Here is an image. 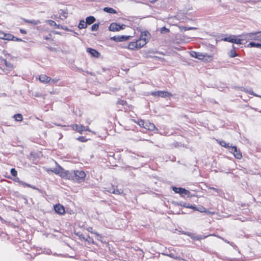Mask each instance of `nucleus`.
Listing matches in <instances>:
<instances>
[{"instance_id": "ddd939ff", "label": "nucleus", "mask_w": 261, "mask_h": 261, "mask_svg": "<svg viewBox=\"0 0 261 261\" xmlns=\"http://www.w3.org/2000/svg\"><path fill=\"white\" fill-rule=\"evenodd\" d=\"M73 129L76 130L80 133L82 134L83 131H84L85 126L83 125H79V124H73L71 125Z\"/></svg>"}, {"instance_id": "bf43d9fd", "label": "nucleus", "mask_w": 261, "mask_h": 261, "mask_svg": "<svg viewBox=\"0 0 261 261\" xmlns=\"http://www.w3.org/2000/svg\"><path fill=\"white\" fill-rule=\"evenodd\" d=\"M193 29H195V28H189L188 29H187V30H193Z\"/></svg>"}, {"instance_id": "de8ad7c7", "label": "nucleus", "mask_w": 261, "mask_h": 261, "mask_svg": "<svg viewBox=\"0 0 261 261\" xmlns=\"http://www.w3.org/2000/svg\"><path fill=\"white\" fill-rule=\"evenodd\" d=\"M58 81H59L58 79L55 78V79H52L51 78L50 82L49 83H57Z\"/></svg>"}, {"instance_id": "4d7b16f0", "label": "nucleus", "mask_w": 261, "mask_h": 261, "mask_svg": "<svg viewBox=\"0 0 261 261\" xmlns=\"http://www.w3.org/2000/svg\"><path fill=\"white\" fill-rule=\"evenodd\" d=\"M223 239V240H224L226 243H228V244H230L231 245H231V243H230L228 241H227V240H224V239Z\"/></svg>"}, {"instance_id": "603ef678", "label": "nucleus", "mask_w": 261, "mask_h": 261, "mask_svg": "<svg viewBox=\"0 0 261 261\" xmlns=\"http://www.w3.org/2000/svg\"><path fill=\"white\" fill-rule=\"evenodd\" d=\"M20 32L21 33L23 34H27V32L24 30L20 29Z\"/></svg>"}, {"instance_id": "8fccbe9b", "label": "nucleus", "mask_w": 261, "mask_h": 261, "mask_svg": "<svg viewBox=\"0 0 261 261\" xmlns=\"http://www.w3.org/2000/svg\"><path fill=\"white\" fill-rule=\"evenodd\" d=\"M12 40H13V41H22V39H21L18 38H16V37H14V39H13Z\"/></svg>"}, {"instance_id": "e433bc0d", "label": "nucleus", "mask_w": 261, "mask_h": 261, "mask_svg": "<svg viewBox=\"0 0 261 261\" xmlns=\"http://www.w3.org/2000/svg\"><path fill=\"white\" fill-rule=\"evenodd\" d=\"M20 183L22 185H23V186H24V187H30V188H33V189H35V187H34L32 186L31 185L28 184H27V183H25V182H23V181H20Z\"/></svg>"}, {"instance_id": "f257e3e1", "label": "nucleus", "mask_w": 261, "mask_h": 261, "mask_svg": "<svg viewBox=\"0 0 261 261\" xmlns=\"http://www.w3.org/2000/svg\"><path fill=\"white\" fill-rule=\"evenodd\" d=\"M239 37L242 38V39L245 40H261V31L256 32L254 33H248L246 34H242L239 35Z\"/></svg>"}, {"instance_id": "4468645a", "label": "nucleus", "mask_w": 261, "mask_h": 261, "mask_svg": "<svg viewBox=\"0 0 261 261\" xmlns=\"http://www.w3.org/2000/svg\"><path fill=\"white\" fill-rule=\"evenodd\" d=\"M46 22L50 26L54 27L55 29H60L62 28V26L60 24H58L55 21L52 20H47Z\"/></svg>"}, {"instance_id": "a18cd8bd", "label": "nucleus", "mask_w": 261, "mask_h": 261, "mask_svg": "<svg viewBox=\"0 0 261 261\" xmlns=\"http://www.w3.org/2000/svg\"><path fill=\"white\" fill-rule=\"evenodd\" d=\"M117 103L121 105H124L126 103V101L120 99L118 101Z\"/></svg>"}, {"instance_id": "393cba45", "label": "nucleus", "mask_w": 261, "mask_h": 261, "mask_svg": "<svg viewBox=\"0 0 261 261\" xmlns=\"http://www.w3.org/2000/svg\"><path fill=\"white\" fill-rule=\"evenodd\" d=\"M87 27V24L86 22L84 20H82L80 21V23L78 25V28L80 29L86 28Z\"/></svg>"}, {"instance_id": "412c9836", "label": "nucleus", "mask_w": 261, "mask_h": 261, "mask_svg": "<svg viewBox=\"0 0 261 261\" xmlns=\"http://www.w3.org/2000/svg\"><path fill=\"white\" fill-rule=\"evenodd\" d=\"M23 20L25 23H31V24H32L33 25H34L38 24H39L40 23V21L39 20H29V19H27L23 18Z\"/></svg>"}, {"instance_id": "37998d69", "label": "nucleus", "mask_w": 261, "mask_h": 261, "mask_svg": "<svg viewBox=\"0 0 261 261\" xmlns=\"http://www.w3.org/2000/svg\"><path fill=\"white\" fill-rule=\"evenodd\" d=\"M208 189L213 190L214 191H215V192H216L218 193H219L221 191V190L220 189L215 188L214 187H210L208 188Z\"/></svg>"}, {"instance_id": "2eb2a0df", "label": "nucleus", "mask_w": 261, "mask_h": 261, "mask_svg": "<svg viewBox=\"0 0 261 261\" xmlns=\"http://www.w3.org/2000/svg\"><path fill=\"white\" fill-rule=\"evenodd\" d=\"M39 80L42 83H49L50 82L51 78L45 74H42L39 76Z\"/></svg>"}, {"instance_id": "e2e57ef3", "label": "nucleus", "mask_w": 261, "mask_h": 261, "mask_svg": "<svg viewBox=\"0 0 261 261\" xmlns=\"http://www.w3.org/2000/svg\"><path fill=\"white\" fill-rule=\"evenodd\" d=\"M258 1H259V2H260V1H261V0H259Z\"/></svg>"}, {"instance_id": "6e6d98bb", "label": "nucleus", "mask_w": 261, "mask_h": 261, "mask_svg": "<svg viewBox=\"0 0 261 261\" xmlns=\"http://www.w3.org/2000/svg\"><path fill=\"white\" fill-rule=\"evenodd\" d=\"M137 42H138V44H142V42L140 39L137 41Z\"/></svg>"}, {"instance_id": "aec40b11", "label": "nucleus", "mask_w": 261, "mask_h": 261, "mask_svg": "<svg viewBox=\"0 0 261 261\" xmlns=\"http://www.w3.org/2000/svg\"><path fill=\"white\" fill-rule=\"evenodd\" d=\"M164 254L175 259H181L180 257L179 256H178L177 254L173 252H170L169 253H164Z\"/></svg>"}, {"instance_id": "f8f14e48", "label": "nucleus", "mask_w": 261, "mask_h": 261, "mask_svg": "<svg viewBox=\"0 0 261 261\" xmlns=\"http://www.w3.org/2000/svg\"><path fill=\"white\" fill-rule=\"evenodd\" d=\"M107 191L109 193L117 195H120L123 193V190L121 189H116L114 187L110 188Z\"/></svg>"}, {"instance_id": "20e7f679", "label": "nucleus", "mask_w": 261, "mask_h": 261, "mask_svg": "<svg viewBox=\"0 0 261 261\" xmlns=\"http://www.w3.org/2000/svg\"><path fill=\"white\" fill-rule=\"evenodd\" d=\"M150 94L154 96H158L161 97H170L172 95L171 93L168 92L167 91H157L151 92L150 93Z\"/></svg>"}, {"instance_id": "3c124183", "label": "nucleus", "mask_w": 261, "mask_h": 261, "mask_svg": "<svg viewBox=\"0 0 261 261\" xmlns=\"http://www.w3.org/2000/svg\"><path fill=\"white\" fill-rule=\"evenodd\" d=\"M247 92H248L249 93H250V94L251 95H254L255 96H258L257 94H255L253 91H247Z\"/></svg>"}, {"instance_id": "f704fd0d", "label": "nucleus", "mask_w": 261, "mask_h": 261, "mask_svg": "<svg viewBox=\"0 0 261 261\" xmlns=\"http://www.w3.org/2000/svg\"><path fill=\"white\" fill-rule=\"evenodd\" d=\"M111 39L113 40H115L116 41H117V42H121L122 41V40H121L120 39V36H114L113 37L111 38Z\"/></svg>"}, {"instance_id": "f03ea898", "label": "nucleus", "mask_w": 261, "mask_h": 261, "mask_svg": "<svg viewBox=\"0 0 261 261\" xmlns=\"http://www.w3.org/2000/svg\"><path fill=\"white\" fill-rule=\"evenodd\" d=\"M86 177V173L82 170H74L73 181L77 182L83 181Z\"/></svg>"}, {"instance_id": "09e8293b", "label": "nucleus", "mask_w": 261, "mask_h": 261, "mask_svg": "<svg viewBox=\"0 0 261 261\" xmlns=\"http://www.w3.org/2000/svg\"><path fill=\"white\" fill-rule=\"evenodd\" d=\"M91 233H93V234H95L97 237H100L101 238V237H100V235L99 233H98L96 231H91ZM97 239L98 240H100L98 238H97Z\"/></svg>"}, {"instance_id": "c756f323", "label": "nucleus", "mask_w": 261, "mask_h": 261, "mask_svg": "<svg viewBox=\"0 0 261 261\" xmlns=\"http://www.w3.org/2000/svg\"><path fill=\"white\" fill-rule=\"evenodd\" d=\"M234 35H230L228 37H225L223 39V40H224L225 41H227V42L232 43L233 39L234 38Z\"/></svg>"}, {"instance_id": "4be33fe9", "label": "nucleus", "mask_w": 261, "mask_h": 261, "mask_svg": "<svg viewBox=\"0 0 261 261\" xmlns=\"http://www.w3.org/2000/svg\"><path fill=\"white\" fill-rule=\"evenodd\" d=\"M95 18L92 16H88L86 18V22L87 24H91L95 22Z\"/></svg>"}, {"instance_id": "6e6552de", "label": "nucleus", "mask_w": 261, "mask_h": 261, "mask_svg": "<svg viewBox=\"0 0 261 261\" xmlns=\"http://www.w3.org/2000/svg\"><path fill=\"white\" fill-rule=\"evenodd\" d=\"M73 173H74V170L73 171H72V170H71V171L65 170L64 172L62 178L73 180Z\"/></svg>"}, {"instance_id": "052dcab7", "label": "nucleus", "mask_w": 261, "mask_h": 261, "mask_svg": "<svg viewBox=\"0 0 261 261\" xmlns=\"http://www.w3.org/2000/svg\"><path fill=\"white\" fill-rule=\"evenodd\" d=\"M92 228H89V229H88V231H90L91 232V231H92Z\"/></svg>"}, {"instance_id": "39448f33", "label": "nucleus", "mask_w": 261, "mask_h": 261, "mask_svg": "<svg viewBox=\"0 0 261 261\" xmlns=\"http://www.w3.org/2000/svg\"><path fill=\"white\" fill-rule=\"evenodd\" d=\"M172 190L175 193L179 194L181 197H185L186 196H189L190 193L189 191L182 188L172 187Z\"/></svg>"}, {"instance_id": "680f3d73", "label": "nucleus", "mask_w": 261, "mask_h": 261, "mask_svg": "<svg viewBox=\"0 0 261 261\" xmlns=\"http://www.w3.org/2000/svg\"><path fill=\"white\" fill-rule=\"evenodd\" d=\"M44 39H45L47 40V39H49V38H48V37H44Z\"/></svg>"}, {"instance_id": "2f4dec72", "label": "nucleus", "mask_w": 261, "mask_h": 261, "mask_svg": "<svg viewBox=\"0 0 261 261\" xmlns=\"http://www.w3.org/2000/svg\"><path fill=\"white\" fill-rule=\"evenodd\" d=\"M195 210L198 211L201 213L206 212V209L203 206H200L199 207H196V209Z\"/></svg>"}, {"instance_id": "b1692460", "label": "nucleus", "mask_w": 261, "mask_h": 261, "mask_svg": "<svg viewBox=\"0 0 261 261\" xmlns=\"http://www.w3.org/2000/svg\"><path fill=\"white\" fill-rule=\"evenodd\" d=\"M103 11L106 12H107L109 13H111V14H115L116 13V11L115 10H114V9H113L112 8H109V7H105L103 9Z\"/></svg>"}, {"instance_id": "473e14b6", "label": "nucleus", "mask_w": 261, "mask_h": 261, "mask_svg": "<svg viewBox=\"0 0 261 261\" xmlns=\"http://www.w3.org/2000/svg\"><path fill=\"white\" fill-rule=\"evenodd\" d=\"M98 28H99V24L95 23L92 25L91 31H96L98 30Z\"/></svg>"}, {"instance_id": "423d86ee", "label": "nucleus", "mask_w": 261, "mask_h": 261, "mask_svg": "<svg viewBox=\"0 0 261 261\" xmlns=\"http://www.w3.org/2000/svg\"><path fill=\"white\" fill-rule=\"evenodd\" d=\"M125 25H119L116 23H112L109 27V30L111 31L115 32L118 31L120 30H122L124 29Z\"/></svg>"}, {"instance_id": "c03bdc74", "label": "nucleus", "mask_w": 261, "mask_h": 261, "mask_svg": "<svg viewBox=\"0 0 261 261\" xmlns=\"http://www.w3.org/2000/svg\"><path fill=\"white\" fill-rule=\"evenodd\" d=\"M5 33L2 31H0V39H4Z\"/></svg>"}, {"instance_id": "a211bd4d", "label": "nucleus", "mask_w": 261, "mask_h": 261, "mask_svg": "<svg viewBox=\"0 0 261 261\" xmlns=\"http://www.w3.org/2000/svg\"><path fill=\"white\" fill-rule=\"evenodd\" d=\"M65 170L62 168L61 167H59L58 168H55L53 171L56 173V174L59 175L61 177H63V175L64 173Z\"/></svg>"}, {"instance_id": "5701e85b", "label": "nucleus", "mask_w": 261, "mask_h": 261, "mask_svg": "<svg viewBox=\"0 0 261 261\" xmlns=\"http://www.w3.org/2000/svg\"><path fill=\"white\" fill-rule=\"evenodd\" d=\"M238 37H239V36H238ZM242 40H245L244 39H242V38H241V39H238L237 38V36L234 35V38L233 39L232 43H236V44H241L242 43Z\"/></svg>"}, {"instance_id": "7c9ffc66", "label": "nucleus", "mask_w": 261, "mask_h": 261, "mask_svg": "<svg viewBox=\"0 0 261 261\" xmlns=\"http://www.w3.org/2000/svg\"><path fill=\"white\" fill-rule=\"evenodd\" d=\"M234 49L235 47H234V45H232V49L230 51L229 53V56L231 58L235 57L237 56Z\"/></svg>"}, {"instance_id": "f3484780", "label": "nucleus", "mask_w": 261, "mask_h": 261, "mask_svg": "<svg viewBox=\"0 0 261 261\" xmlns=\"http://www.w3.org/2000/svg\"><path fill=\"white\" fill-rule=\"evenodd\" d=\"M149 35V34L148 32H144L141 33L140 39L141 41H142V42H144L145 43L144 45L147 43L146 40L148 38Z\"/></svg>"}, {"instance_id": "bb28decb", "label": "nucleus", "mask_w": 261, "mask_h": 261, "mask_svg": "<svg viewBox=\"0 0 261 261\" xmlns=\"http://www.w3.org/2000/svg\"><path fill=\"white\" fill-rule=\"evenodd\" d=\"M248 46L251 47H257L261 48V43H256L253 42H251L249 43Z\"/></svg>"}, {"instance_id": "79ce46f5", "label": "nucleus", "mask_w": 261, "mask_h": 261, "mask_svg": "<svg viewBox=\"0 0 261 261\" xmlns=\"http://www.w3.org/2000/svg\"><path fill=\"white\" fill-rule=\"evenodd\" d=\"M77 140L82 142H84L87 141V140L84 137H80L77 138Z\"/></svg>"}, {"instance_id": "4c0bfd02", "label": "nucleus", "mask_w": 261, "mask_h": 261, "mask_svg": "<svg viewBox=\"0 0 261 261\" xmlns=\"http://www.w3.org/2000/svg\"><path fill=\"white\" fill-rule=\"evenodd\" d=\"M85 240L89 243L94 244V241H93V239L89 236H88L87 238L85 239Z\"/></svg>"}, {"instance_id": "7ed1b4c3", "label": "nucleus", "mask_w": 261, "mask_h": 261, "mask_svg": "<svg viewBox=\"0 0 261 261\" xmlns=\"http://www.w3.org/2000/svg\"><path fill=\"white\" fill-rule=\"evenodd\" d=\"M190 55L192 57L197 58L199 60H203L205 58H207L206 60H211L212 59V57L210 55H207V54H203L200 53L196 52L194 51H192L190 53Z\"/></svg>"}, {"instance_id": "cd10ccee", "label": "nucleus", "mask_w": 261, "mask_h": 261, "mask_svg": "<svg viewBox=\"0 0 261 261\" xmlns=\"http://www.w3.org/2000/svg\"><path fill=\"white\" fill-rule=\"evenodd\" d=\"M13 117L17 121H22V120L23 119L22 115L20 114H17L16 115H14Z\"/></svg>"}, {"instance_id": "9b49d317", "label": "nucleus", "mask_w": 261, "mask_h": 261, "mask_svg": "<svg viewBox=\"0 0 261 261\" xmlns=\"http://www.w3.org/2000/svg\"><path fill=\"white\" fill-rule=\"evenodd\" d=\"M87 51L90 54V55L94 58H98L99 56V53L95 49L91 48H87Z\"/></svg>"}, {"instance_id": "13d9d810", "label": "nucleus", "mask_w": 261, "mask_h": 261, "mask_svg": "<svg viewBox=\"0 0 261 261\" xmlns=\"http://www.w3.org/2000/svg\"><path fill=\"white\" fill-rule=\"evenodd\" d=\"M150 2L153 3L155 2L157 0H149Z\"/></svg>"}, {"instance_id": "6ab92c4d", "label": "nucleus", "mask_w": 261, "mask_h": 261, "mask_svg": "<svg viewBox=\"0 0 261 261\" xmlns=\"http://www.w3.org/2000/svg\"><path fill=\"white\" fill-rule=\"evenodd\" d=\"M59 18L58 19H65L67 17V12L63 10H60L59 11Z\"/></svg>"}, {"instance_id": "0eeeda50", "label": "nucleus", "mask_w": 261, "mask_h": 261, "mask_svg": "<svg viewBox=\"0 0 261 261\" xmlns=\"http://www.w3.org/2000/svg\"><path fill=\"white\" fill-rule=\"evenodd\" d=\"M231 150L230 151L231 152H232L234 154L235 158L238 159H240L242 157V153L239 150L237 149V148L236 146H230Z\"/></svg>"}, {"instance_id": "a19ab883", "label": "nucleus", "mask_w": 261, "mask_h": 261, "mask_svg": "<svg viewBox=\"0 0 261 261\" xmlns=\"http://www.w3.org/2000/svg\"><path fill=\"white\" fill-rule=\"evenodd\" d=\"M4 62L5 65L7 67L10 68L12 67V65L10 63H8L6 60H4Z\"/></svg>"}, {"instance_id": "c9c22d12", "label": "nucleus", "mask_w": 261, "mask_h": 261, "mask_svg": "<svg viewBox=\"0 0 261 261\" xmlns=\"http://www.w3.org/2000/svg\"><path fill=\"white\" fill-rule=\"evenodd\" d=\"M183 206L185 207L190 208L194 210L196 209V206L190 205L189 204H187L186 203L183 205Z\"/></svg>"}, {"instance_id": "58836bf2", "label": "nucleus", "mask_w": 261, "mask_h": 261, "mask_svg": "<svg viewBox=\"0 0 261 261\" xmlns=\"http://www.w3.org/2000/svg\"><path fill=\"white\" fill-rule=\"evenodd\" d=\"M11 174L13 176H16L17 175V172L14 168H12L11 169Z\"/></svg>"}, {"instance_id": "1a4fd4ad", "label": "nucleus", "mask_w": 261, "mask_h": 261, "mask_svg": "<svg viewBox=\"0 0 261 261\" xmlns=\"http://www.w3.org/2000/svg\"><path fill=\"white\" fill-rule=\"evenodd\" d=\"M54 210L57 213L60 215H63L65 213L64 206L61 204L55 205L54 206Z\"/></svg>"}, {"instance_id": "dca6fc26", "label": "nucleus", "mask_w": 261, "mask_h": 261, "mask_svg": "<svg viewBox=\"0 0 261 261\" xmlns=\"http://www.w3.org/2000/svg\"><path fill=\"white\" fill-rule=\"evenodd\" d=\"M143 127L150 130H153L156 129L155 125L149 121L145 122V125L143 126Z\"/></svg>"}, {"instance_id": "5fc2aeb1", "label": "nucleus", "mask_w": 261, "mask_h": 261, "mask_svg": "<svg viewBox=\"0 0 261 261\" xmlns=\"http://www.w3.org/2000/svg\"><path fill=\"white\" fill-rule=\"evenodd\" d=\"M60 29H62L65 31H69V30L67 27H63L62 26V28H60Z\"/></svg>"}, {"instance_id": "72a5a7b5", "label": "nucleus", "mask_w": 261, "mask_h": 261, "mask_svg": "<svg viewBox=\"0 0 261 261\" xmlns=\"http://www.w3.org/2000/svg\"><path fill=\"white\" fill-rule=\"evenodd\" d=\"M160 32L161 33H168L169 32V29L164 27H162V28H161Z\"/></svg>"}, {"instance_id": "c85d7f7f", "label": "nucleus", "mask_w": 261, "mask_h": 261, "mask_svg": "<svg viewBox=\"0 0 261 261\" xmlns=\"http://www.w3.org/2000/svg\"><path fill=\"white\" fill-rule=\"evenodd\" d=\"M14 36L10 34H6L5 33V36L4 38V40H12L14 39Z\"/></svg>"}, {"instance_id": "9d476101", "label": "nucleus", "mask_w": 261, "mask_h": 261, "mask_svg": "<svg viewBox=\"0 0 261 261\" xmlns=\"http://www.w3.org/2000/svg\"><path fill=\"white\" fill-rule=\"evenodd\" d=\"M144 42H143L142 44H138V42H130L128 46L129 49H134L135 48H141L144 45Z\"/></svg>"}, {"instance_id": "ea45409f", "label": "nucleus", "mask_w": 261, "mask_h": 261, "mask_svg": "<svg viewBox=\"0 0 261 261\" xmlns=\"http://www.w3.org/2000/svg\"><path fill=\"white\" fill-rule=\"evenodd\" d=\"M129 37V36H121L120 39L122 40V41H123L128 40Z\"/></svg>"}, {"instance_id": "864d4df0", "label": "nucleus", "mask_w": 261, "mask_h": 261, "mask_svg": "<svg viewBox=\"0 0 261 261\" xmlns=\"http://www.w3.org/2000/svg\"><path fill=\"white\" fill-rule=\"evenodd\" d=\"M86 130V131H89V132H90V129L87 126H85V128H84V131Z\"/></svg>"}, {"instance_id": "a878e982", "label": "nucleus", "mask_w": 261, "mask_h": 261, "mask_svg": "<svg viewBox=\"0 0 261 261\" xmlns=\"http://www.w3.org/2000/svg\"><path fill=\"white\" fill-rule=\"evenodd\" d=\"M219 143V144L221 146H222V147H224L226 148H230L231 145H229V143H226L225 141H224L223 140L220 141Z\"/></svg>"}, {"instance_id": "49530a36", "label": "nucleus", "mask_w": 261, "mask_h": 261, "mask_svg": "<svg viewBox=\"0 0 261 261\" xmlns=\"http://www.w3.org/2000/svg\"><path fill=\"white\" fill-rule=\"evenodd\" d=\"M145 121H144L143 120H140L139 122V125L141 126H142L143 127V126H145Z\"/></svg>"}]
</instances>
